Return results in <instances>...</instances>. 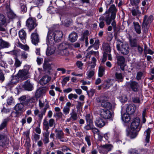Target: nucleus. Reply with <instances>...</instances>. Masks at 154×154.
I'll use <instances>...</instances> for the list:
<instances>
[{"instance_id": "1", "label": "nucleus", "mask_w": 154, "mask_h": 154, "mask_svg": "<svg viewBox=\"0 0 154 154\" xmlns=\"http://www.w3.org/2000/svg\"><path fill=\"white\" fill-rule=\"evenodd\" d=\"M140 123V120L138 117L135 118L132 121L130 125V128L133 132L131 131L127 133V135L129 136L131 138H134L138 135L142 127V125Z\"/></svg>"}, {"instance_id": "2", "label": "nucleus", "mask_w": 154, "mask_h": 154, "mask_svg": "<svg viewBox=\"0 0 154 154\" xmlns=\"http://www.w3.org/2000/svg\"><path fill=\"white\" fill-rule=\"evenodd\" d=\"M62 32L60 31H53L49 30L47 36V44L51 45L54 42H58L60 41L63 36Z\"/></svg>"}, {"instance_id": "3", "label": "nucleus", "mask_w": 154, "mask_h": 154, "mask_svg": "<svg viewBox=\"0 0 154 154\" xmlns=\"http://www.w3.org/2000/svg\"><path fill=\"white\" fill-rule=\"evenodd\" d=\"M39 106L41 111H40L38 109H36L34 110V114L35 116H38V121L40 123L43 116L45 115L46 110L49 107V105L48 103H47L45 105L44 102L39 100Z\"/></svg>"}, {"instance_id": "4", "label": "nucleus", "mask_w": 154, "mask_h": 154, "mask_svg": "<svg viewBox=\"0 0 154 154\" xmlns=\"http://www.w3.org/2000/svg\"><path fill=\"white\" fill-rule=\"evenodd\" d=\"M118 44L116 45L117 50L122 54L127 55L130 51V48L128 45L123 43L120 40H118Z\"/></svg>"}, {"instance_id": "5", "label": "nucleus", "mask_w": 154, "mask_h": 154, "mask_svg": "<svg viewBox=\"0 0 154 154\" xmlns=\"http://www.w3.org/2000/svg\"><path fill=\"white\" fill-rule=\"evenodd\" d=\"M37 25L38 24L35 18L30 17L26 21V26L29 32L34 29Z\"/></svg>"}, {"instance_id": "6", "label": "nucleus", "mask_w": 154, "mask_h": 154, "mask_svg": "<svg viewBox=\"0 0 154 154\" xmlns=\"http://www.w3.org/2000/svg\"><path fill=\"white\" fill-rule=\"evenodd\" d=\"M9 138L7 134H0V146L6 148L9 145Z\"/></svg>"}, {"instance_id": "7", "label": "nucleus", "mask_w": 154, "mask_h": 154, "mask_svg": "<svg viewBox=\"0 0 154 154\" xmlns=\"http://www.w3.org/2000/svg\"><path fill=\"white\" fill-rule=\"evenodd\" d=\"M113 147L112 145L109 144L97 146L99 152L104 154H107L108 152L112 150Z\"/></svg>"}, {"instance_id": "8", "label": "nucleus", "mask_w": 154, "mask_h": 154, "mask_svg": "<svg viewBox=\"0 0 154 154\" xmlns=\"http://www.w3.org/2000/svg\"><path fill=\"white\" fill-rule=\"evenodd\" d=\"M55 120L53 119H51L48 121L45 119L43 121V129L44 130H48L49 127H51L55 125Z\"/></svg>"}, {"instance_id": "9", "label": "nucleus", "mask_w": 154, "mask_h": 154, "mask_svg": "<svg viewBox=\"0 0 154 154\" xmlns=\"http://www.w3.org/2000/svg\"><path fill=\"white\" fill-rule=\"evenodd\" d=\"M100 116L105 119H109L112 117V114L110 111L106 109H102L100 111Z\"/></svg>"}, {"instance_id": "10", "label": "nucleus", "mask_w": 154, "mask_h": 154, "mask_svg": "<svg viewBox=\"0 0 154 154\" xmlns=\"http://www.w3.org/2000/svg\"><path fill=\"white\" fill-rule=\"evenodd\" d=\"M30 38L32 44L35 46L38 45V43L40 42V38L39 35L37 32L36 29L31 34Z\"/></svg>"}, {"instance_id": "11", "label": "nucleus", "mask_w": 154, "mask_h": 154, "mask_svg": "<svg viewBox=\"0 0 154 154\" xmlns=\"http://www.w3.org/2000/svg\"><path fill=\"white\" fill-rule=\"evenodd\" d=\"M56 137L62 142H65L67 141L66 139L64 137V134L62 130L56 129L55 130Z\"/></svg>"}, {"instance_id": "12", "label": "nucleus", "mask_w": 154, "mask_h": 154, "mask_svg": "<svg viewBox=\"0 0 154 154\" xmlns=\"http://www.w3.org/2000/svg\"><path fill=\"white\" fill-rule=\"evenodd\" d=\"M69 115L70 116L69 118L66 119V122H69L71 121H74L77 120L78 115L76 111L74 109H71Z\"/></svg>"}, {"instance_id": "13", "label": "nucleus", "mask_w": 154, "mask_h": 154, "mask_svg": "<svg viewBox=\"0 0 154 154\" xmlns=\"http://www.w3.org/2000/svg\"><path fill=\"white\" fill-rule=\"evenodd\" d=\"M99 102L101 103V106L103 107L110 108L111 107V104L108 101L106 97H101Z\"/></svg>"}, {"instance_id": "14", "label": "nucleus", "mask_w": 154, "mask_h": 154, "mask_svg": "<svg viewBox=\"0 0 154 154\" xmlns=\"http://www.w3.org/2000/svg\"><path fill=\"white\" fill-rule=\"evenodd\" d=\"M153 19V17L152 15H150L149 17L146 15L144 16L143 23L142 27L146 26L147 25L151 22Z\"/></svg>"}, {"instance_id": "15", "label": "nucleus", "mask_w": 154, "mask_h": 154, "mask_svg": "<svg viewBox=\"0 0 154 154\" xmlns=\"http://www.w3.org/2000/svg\"><path fill=\"white\" fill-rule=\"evenodd\" d=\"M6 22V19L5 17L2 14H0V31H5V29L2 26L5 25Z\"/></svg>"}, {"instance_id": "16", "label": "nucleus", "mask_w": 154, "mask_h": 154, "mask_svg": "<svg viewBox=\"0 0 154 154\" xmlns=\"http://www.w3.org/2000/svg\"><path fill=\"white\" fill-rule=\"evenodd\" d=\"M129 85L131 88L134 92L138 91L139 85L138 83L135 81H132L129 82Z\"/></svg>"}, {"instance_id": "17", "label": "nucleus", "mask_w": 154, "mask_h": 154, "mask_svg": "<svg viewBox=\"0 0 154 154\" xmlns=\"http://www.w3.org/2000/svg\"><path fill=\"white\" fill-rule=\"evenodd\" d=\"M19 36L22 42L25 44L26 39V33L23 29L20 30L18 33Z\"/></svg>"}, {"instance_id": "18", "label": "nucleus", "mask_w": 154, "mask_h": 154, "mask_svg": "<svg viewBox=\"0 0 154 154\" xmlns=\"http://www.w3.org/2000/svg\"><path fill=\"white\" fill-rule=\"evenodd\" d=\"M29 72L23 70H20L18 73V76L22 80H24L28 78Z\"/></svg>"}, {"instance_id": "19", "label": "nucleus", "mask_w": 154, "mask_h": 154, "mask_svg": "<svg viewBox=\"0 0 154 154\" xmlns=\"http://www.w3.org/2000/svg\"><path fill=\"white\" fill-rule=\"evenodd\" d=\"M6 10L7 11V16L9 18L13 19L16 17V14L13 12L9 5L6 6Z\"/></svg>"}, {"instance_id": "20", "label": "nucleus", "mask_w": 154, "mask_h": 154, "mask_svg": "<svg viewBox=\"0 0 154 154\" xmlns=\"http://www.w3.org/2000/svg\"><path fill=\"white\" fill-rule=\"evenodd\" d=\"M73 106V105L70 102H68L66 103V105L64 106L63 110V112L64 115H66L69 113L71 107Z\"/></svg>"}, {"instance_id": "21", "label": "nucleus", "mask_w": 154, "mask_h": 154, "mask_svg": "<svg viewBox=\"0 0 154 154\" xmlns=\"http://www.w3.org/2000/svg\"><path fill=\"white\" fill-rule=\"evenodd\" d=\"M94 122L96 126L100 128L103 127L106 125L104 121L100 118H97Z\"/></svg>"}, {"instance_id": "22", "label": "nucleus", "mask_w": 154, "mask_h": 154, "mask_svg": "<svg viewBox=\"0 0 154 154\" xmlns=\"http://www.w3.org/2000/svg\"><path fill=\"white\" fill-rule=\"evenodd\" d=\"M23 87L26 90L31 91L32 90L33 86L30 83V80H28L25 82Z\"/></svg>"}, {"instance_id": "23", "label": "nucleus", "mask_w": 154, "mask_h": 154, "mask_svg": "<svg viewBox=\"0 0 154 154\" xmlns=\"http://www.w3.org/2000/svg\"><path fill=\"white\" fill-rule=\"evenodd\" d=\"M45 131L44 132L43 134V141L44 142V144H47L49 142V135L50 132L48 130H45Z\"/></svg>"}, {"instance_id": "24", "label": "nucleus", "mask_w": 154, "mask_h": 154, "mask_svg": "<svg viewBox=\"0 0 154 154\" xmlns=\"http://www.w3.org/2000/svg\"><path fill=\"white\" fill-rule=\"evenodd\" d=\"M105 14L106 15V16L105 18L104 17V20H105L106 24L109 25L111 23L112 20H113L115 19L112 18L111 14L110 16L109 13L108 12L106 11Z\"/></svg>"}, {"instance_id": "25", "label": "nucleus", "mask_w": 154, "mask_h": 154, "mask_svg": "<svg viewBox=\"0 0 154 154\" xmlns=\"http://www.w3.org/2000/svg\"><path fill=\"white\" fill-rule=\"evenodd\" d=\"M109 11L111 13V14L112 18L115 19L116 13L117 11L115 5L113 4L111 5L109 8Z\"/></svg>"}, {"instance_id": "26", "label": "nucleus", "mask_w": 154, "mask_h": 154, "mask_svg": "<svg viewBox=\"0 0 154 154\" xmlns=\"http://www.w3.org/2000/svg\"><path fill=\"white\" fill-rule=\"evenodd\" d=\"M51 78L48 75L43 76L40 80L41 85H44L48 83L51 80Z\"/></svg>"}, {"instance_id": "27", "label": "nucleus", "mask_w": 154, "mask_h": 154, "mask_svg": "<svg viewBox=\"0 0 154 154\" xmlns=\"http://www.w3.org/2000/svg\"><path fill=\"white\" fill-rule=\"evenodd\" d=\"M146 150L145 149H132L129 152L130 154H146Z\"/></svg>"}, {"instance_id": "28", "label": "nucleus", "mask_w": 154, "mask_h": 154, "mask_svg": "<svg viewBox=\"0 0 154 154\" xmlns=\"http://www.w3.org/2000/svg\"><path fill=\"white\" fill-rule=\"evenodd\" d=\"M37 99L36 97H32L27 98L26 99V101L24 103V105H28L29 104L30 105V104H32V103H34L37 101Z\"/></svg>"}, {"instance_id": "29", "label": "nucleus", "mask_w": 154, "mask_h": 154, "mask_svg": "<svg viewBox=\"0 0 154 154\" xmlns=\"http://www.w3.org/2000/svg\"><path fill=\"white\" fill-rule=\"evenodd\" d=\"M69 40L70 42H74L77 39V34L75 32H72L69 35Z\"/></svg>"}, {"instance_id": "30", "label": "nucleus", "mask_w": 154, "mask_h": 154, "mask_svg": "<svg viewBox=\"0 0 154 154\" xmlns=\"http://www.w3.org/2000/svg\"><path fill=\"white\" fill-rule=\"evenodd\" d=\"M151 132L150 128H148L144 132V135L146 137L145 140L147 143L149 142Z\"/></svg>"}, {"instance_id": "31", "label": "nucleus", "mask_w": 154, "mask_h": 154, "mask_svg": "<svg viewBox=\"0 0 154 154\" xmlns=\"http://www.w3.org/2000/svg\"><path fill=\"white\" fill-rule=\"evenodd\" d=\"M107 56L108 57V60H109L111 61L112 60V57L111 54L110 53H104L103 55L102 62H105L106 60Z\"/></svg>"}, {"instance_id": "32", "label": "nucleus", "mask_w": 154, "mask_h": 154, "mask_svg": "<svg viewBox=\"0 0 154 154\" xmlns=\"http://www.w3.org/2000/svg\"><path fill=\"white\" fill-rule=\"evenodd\" d=\"M117 64L121 66H123L125 63V58L121 56H119L117 57Z\"/></svg>"}, {"instance_id": "33", "label": "nucleus", "mask_w": 154, "mask_h": 154, "mask_svg": "<svg viewBox=\"0 0 154 154\" xmlns=\"http://www.w3.org/2000/svg\"><path fill=\"white\" fill-rule=\"evenodd\" d=\"M133 24L136 32L138 34H140L141 33V28L139 23L137 22H134Z\"/></svg>"}, {"instance_id": "34", "label": "nucleus", "mask_w": 154, "mask_h": 154, "mask_svg": "<svg viewBox=\"0 0 154 154\" xmlns=\"http://www.w3.org/2000/svg\"><path fill=\"white\" fill-rule=\"evenodd\" d=\"M103 48L104 51V53H110L111 49L109 44L107 43H104L103 45Z\"/></svg>"}, {"instance_id": "35", "label": "nucleus", "mask_w": 154, "mask_h": 154, "mask_svg": "<svg viewBox=\"0 0 154 154\" xmlns=\"http://www.w3.org/2000/svg\"><path fill=\"white\" fill-rule=\"evenodd\" d=\"M9 46L10 45L8 42L0 38V49L8 48Z\"/></svg>"}, {"instance_id": "36", "label": "nucleus", "mask_w": 154, "mask_h": 154, "mask_svg": "<svg viewBox=\"0 0 154 154\" xmlns=\"http://www.w3.org/2000/svg\"><path fill=\"white\" fill-rule=\"evenodd\" d=\"M45 92V89L43 88L38 89L36 91L35 95L37 97H39Z\"/></svg>"}, {"instance_id": "37", "label": "nucleus", "mask_w": 154, "mask_h": 154, "mask_svg": "<svg viewBox=\"0 0 154 154\" xmlns=\"http://www.w3.org/2000/svg\"><path fill=\"white\" fill-rule=\"evenodd\" d=\"M9 120L10 119L8 117L4 119L3 121L0 125V130H2L6 127Z\"/></svg>"}, {"instance_id": "38", "label": "nucleus", "mask_w": 154, "mask_h": 154, "mask_svg": "<svg viewBox=\"0 0 154 154\" xmlns=\"http://www.w3.org/2000/svg\"><path fill=\"white\" fill-rule=\"evenodd\" d=\"M130 44L131 47L134 48L138 46L137 39L136 38L130 39L129 40Z\"/></svg>"}, {"instance_id": "39", "label": "nucleus", "mask_w": 154, "mask_h": 154, "mask_svg": "<svg viewBox=\"0 0 154 154\" xmlns=\"http://www.w3.org/2000/svg\"><path fill=\"white\" fill-rule=\"evenodd\" d=\"M18 42H17V46L26 51H28L29 49V47L26 45H23L18 40Z\"/></svg>"}, {"instance_id": "40", "label": "nucleus", "mask_w": 154, "mask_h": 154, "mask_svg": "<svg viewBox=\"0 0 154 154\" xmlns=\"http://www.w3.org/2000/svg\"><path fill=\"white\" fill-rule=\"evenodd\" d=\"M55 49L52 46L48 47L46 51V54L47 56H50L54 53Z\"/></svg>"}, {"instance_id": "41", "label": "nucleus", "mask_w": 154, "mask_h": 154, "mask_svg": "<svg viewBox=\"0 0 154 154\" xmlns=\"http://www.w3.org/2000/svg\"><path fill=\"white\" fill-rule=\"evenodd\" d=\"M115 76L118 82H122L123 81L124 77L121 73L116 72Z\"/></svg>"}, {"instance_id": "42", "label": "nucleus", "mask_w": 154, "mask_h": 154, "mask_svg": "<svg viewBox=\"0 0 154 154\" xmlns=\"http://www.w3.org/2000/svg\"><path fill=\"white\" fill-rule=\"evenodd\" d=\"M69 48V46L68 44L64 43H62L58 46V49L59 51L66 48Z\"/></svg>"}, {"instance_id": "43", "label": "nucleus", "mask_w": 154, "mask_h": 154, "mask_svg": "<svg viewBox=\"0 0 154 154\" xmlns=\"http://www.w3.org/2000/svg\"><path fill=\"white\" fill-rule=\"evenodd\" d=\"M105 68L102 66H100L98 69V76L101 77L103 76L104 74Z\"/></svg>"}, {"instance_id": "44", "label": "nucleus", "mask_w": 154, "mask_h": 154, "mask_svg": "<svg viewBox=\"0 0 154 154\" xmlns=\"http://www.w3.org/2000/svg\"><path fill=\"white\" fill-rule=\"evenodd\" d=\"M94 47V48L95 49H97L99 48V40L98 39H96L95 41V42L92 45L90 46H89L88 49H90L91 48H92L93 47Z\"/></svg>"}, {"instance_id": "45", "label": "nucleus", "mask_w": 154, "mask_h": 154, "mask_svg": "<svg viewBox=\"0 0 154 154\" xmlns=\"http://www.w3.org/2000/svg\"><path fill=\"white\" fill-rule=\"evenodd\" d=\"M126 111L130 114L133 113L135 112L134 107L131 105H128L126 108Z\"/></svg>"}, {"instance_id": "46", "label": "nucleus", "mask_w": 154, "mask_h": 154, "mask_svg": "<svg viewBox=\"0 0 154 154\" xmlns=\"http://www.w3.org/2000/svg\"><path fill=\"white\" fill-rule=\"evenodd\" d=\"M122 120L125 123H128L130 120V118L128 114H124L122 117Z\"/></svg>"}, {"instance_id": "47", "label": "nucleus", "mask_w": 154, "mask_h": 154, "mask_svg": "<svg viewBox=\"0 0 154 154\" xmlns=\"http://www.w3.org/2000/svg\"><path fill=\"white\" fill-rule=\"evenodd\" d=\"M24 103H21L17 104L15 106V110L17 111H21L24 106Z\"/></svg>"}, {"instance_id": "48", "label": "nucleus", "mask_w": 154, "mask_h": 154, "mask_svg": "<svg viewBox=\"0 0 154 154\" xmlns=\"http://www.w3.org/2000/svg\"><path fill=\"white\" fill-rule=\"evenodd\" d=\"M59 54L63 56H68L69 54V48L65 49L63 50L60 51H59Z\"/></svg>"}, {"instance_id": "49", "label": "nucleus", "mask_w": 154, "mask_h": 154, "mask_svg": "<svg viewBox=\"0 0 154 154\" xmlns=\"http://www.w3.org/2000/svg\"><path fill=\"white\" fill-rule=\"evenodd\" d=\"M15 62L14 65L16 68H17L20 67L21 66L22 64V62L20 61V60L17 57H15L14 58Z\"/></svg>"}, {"instance_id": "50", "label": "nucleus", "mask_w": 154, "mask_h": 154, "mask_svg": "<svg viewBox=\"0 0 154 154\" xmlns=\"http://www.w3.org/2000/svg\"><path fill=\"white\" fill-rule=\"evenodd\" d=\"M20 9L22 12L24 13L26 11L27 8L26 5L23 2V3H21L20 4Z\"/></svg>"}, {"instance_id": "51", "label": "nucleus", "mask_w": 154, "mask_h": 154, "mask_svg": "<svg viewBox=\"0 0 154 154\" xmlns=\"http://www.w3.org/2000/svg\"><path fill=\"white\" fill-rule=\"evenodd\" d=\"M104 20V17H102L99 18L100 22L99 24V26L100 28H103L105 26L104 22L103 21Z\"/></svg>"}, {"instance_id": "52", "label": "nucleus", "mask_w": 154, "mask_h": 154, "mask_svg": "<svg viewBox=\"0 0 154 154\" xmlns=\"http://www.w3.org/2000/svg\"><path fill=\"white\" fill-rule=\"evenodd\" d=\"M40 137V135L36 133H34L32 136V138L33 140L35 141V142H36L38 140Z\"/></svg>"}, {"instance_id": "53", "label": "nucleus", "mask_w": 154, "mask_h": 154, "mask_svg": "<svg viewBox=\"0 0 154 154\" xmlns=\"http://www.w3.org/2000/svg\"><path fill=\"white\" fill-rule=\"evenodd\" d=\"M43 67L45 70H50L51 69V65L48 63H45L43 65Z\"/></svg>"}, {"instance_id": "54", "label": "nucleus", "mask_w": 154, "mask_h": 154, "mask_svg": "<svg viewBox=\"0 0 154 154\" xmlns=\"http://www.w3.org/2000/svg\"><path fill=\"white\" fill-rule=\"evenodd\" d=\"M94 74V71L93 70H91L87 72V78L88 79H90L92 77Z\"/></svg>"}, {"instance_id": "55", "label": "nucleus", "mask_w": 154, "mask_h": 154, "mask_svg": "<svg viewBox=\"0 0 154 154\" xmlns=\"http://www.w3.org/2000/svg\"><path fill=\"white\" fill-rule=\"evenodd\" d=\"M140 1V0H130V4L132 6L137 5L139 4Z\"/></svg>"}, {"instance_id": "56", "label": "nucleus", "mask_w": 154, "mask_h": 154, "mask_svg": "<svg viewBox=\"0 0 154 154\" xmlns=\"http://www.w3.org/2000/svg\"><path fill=\"white\" fill-rule=\"evenodd\" d=\"M28 54L24 51L22 52L20 54L21 58L24 60H25L27 59L28 57Z\"/></svg>"}, {"instance_id": "57", "label": "nucleus", "mask_w": 154, "mask_h": 154, "mask_svg": "<svg viewBox=\"0 0 154 154\" xmlns=\"http://www.w3.org/2000/svg\"><path fill=\"white\" fill-rule=\"evenodd\" d=\"M78 97V96L76 94H70L68 96V98L69 100H72L73 98L76 99Z\"/></svg>"}, {"instance_id": "58", "label": "nucleus", "mask_w": 154, "mask_h": 154, "mask_svg": "<svg viewBox=\"0 0 154 154\" xmlns=\"http://www.w3.org/2000/svg\"><path fill=\"white\" fill-rule=\"evenodd\" d=\"M90 138V136L88 135H86L85 137V140L87 142V144L89 146H90L91 145Z\"/></svg>"}, {"instance_id": "59", "label": "nucleus", "mask_w": 154, "mask_h": 154, "mask_svg": "<svg viewBox=\"0 0 154 154\" xmlns=\"http://www.w3.org/2000/svg\"><path fill=\"white\" fill-rule=\"evenodd\" d=\"M7 103L9 105H11L14 103L13 98L12 96L8 98L7 100Z\"/></svg>"}, {"instance_id": "60", "label": "nucleus", "mask_w": 154, "mask_h": 154, "mask_svg": "<svg viewBox=\"0 0 154 154\" xmlns=\"http://www.w3.org/2000/svg\"><path fill=\"white\" fill-rule=\"evenodd\" d=\"M143 75V73L142 72H138L137 73V76H136V79L138 81L140 80L141 77H142Z\"/></svg>"}, {"instance_id": "61", "label": "nucleus", "mask_w": 154, "mask_h": 154, "mask_svg": "<svg viewBox=\"0 0 154 154\" xmlns=\"http://www.w3.org/2000/svg\"><path fill=\"white\" fill-rule=\"evenodd\" d=\"M19 79L16 76L13 77V79L11 80V82L12 84H15L18 82Z\"/></svg>"}, {"instance_id": "62", "label": "nucleus", "mask_w": 154, "mask_h": 154, "mask_svg": "<svg viewBox=\"0 0 154 154\" xmlns=\"http://www.w3.org/2000/svg\"><path fill=\"white\" fill-rule=\"evenodd\" d=\"M87 93L89 96L92 97L93 96L94 94L95 93V90L92 89H91L89 91H87Z\"/></svg>"}, {"instance_id": "63", "label": "nucleus", "mask_w": 154, "mask_h": 154, "mask_svg": "<svg viewBox=\"0 0 154 154\" xmlns=\"http://www.w3.org/2000/svg\"><path fill=\"white\" fill-rule=\"evenodd\" d=\"M85 119L86 122L93 121L92 117H91L90 114H87L85 116Z\"/></svg>"}, {"instance_id": "64", "label": "nucleus", "mask_w": 154, "mask_h": 154, "mask_svg": "<svg viewBox=\"0 0 154 154\" xmlns=\"http://www.w3.org/2000/svg\"><path fill=\"white\" fill-rule=\"evenodd\" d=\"M120 99L121 102L123 103H125L127 100V97L125 96H121Z\"/></svg>"}]
</instances>
